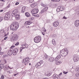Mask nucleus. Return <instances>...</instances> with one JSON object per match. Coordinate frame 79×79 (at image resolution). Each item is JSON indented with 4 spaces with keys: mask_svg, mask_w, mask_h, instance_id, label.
<instances>
[{
    "mask_svg": "<svg viewBox=\"0 0 79 79\" xmlns=\"http://www.w3.org/2000/svg\"><path fill=\"white\" fill-rule=\"evenodd\" d=\"M13 48L9 50L7 52L8 55L9 56H11L13 53Z\"/></svg>",
    "mask_w": 79,
    "mask_h": 79,
    "instance_id": "nucleus-8",
    "label": "nucleus"
},
{
    "mask_svg": "<svg viewBox=\"0 0 79 79\" xmlns=\"http://www.w3.org/2000/svg\"><path fill=\"white\" fill-rule=\"evenodd\" d=\"M60 54L62 56H66L68 54V51L66 48L63 49L60 51Z\"/></svg>",
    "mask_w": 79,
    "mask_h": 79,
    "instance_id": "nucleus-2",
    "label": "nucleus"
},
{
    "mask_svg": "<svg viewBox=\"0 0 79 79\" xmlns=\"http://www.w3.org/2000/svg\"><path fill=\"white\" fill-rule=\"evenodd\" d=\"M52 43L53 45H56L55 41L52 42Z\"/></svg>",
    "mask_w": 79,
    "mask_h": 79,
    "instance_id": "nucleus-46",
    "label": "nucleus"
},
{
    "mask_svg": "<svg viewBox=\"0 0 79 79\" xmlns=\"http://www.w3.org/2000/svg\"><path fill=\"white\" fill-rule=\"evenodd\" d=\"M63 73H64V74H66L68 73V72H65V71H63Z\"/></svg>",
    "mask_w": 79,
    "mask_h": 79,
    "instance_id": "nucleus-40",
    "label": "nucleus"
},
{
    "mask_svg": "<svg viewBox=\"0 0 79 79\" xmlns=\"http://www.w3.org/2000/svg\"><path fill=\"white\" fill-rule=\"evenodd\" d=\"M48 7H45L43 9L41 10L40 13L41 14H42V13H45V11L47 10H48Z\"/></svg>",
    "mask_w": 79,
    "mask_h": 79,
    "instance_id": "nucleus-9",
    "label": "nucleus"
},
{
    "mask_svg": "<svg viewBox=\"0 0 79 79\" xmlns=\"http://www.w3.org/2000/svg\"><path fill=\"white\" fill-rule=\"evenodd\" d=\"M48 60L49 61H50V62H53L54 61L55 59H54V58L53 57H49V59H48Z\"/></svg>",
    "mask_w": 79,
    "mask_h": 79,
    "instance_id": "nucleus-15",
    "label": "nucleus"
},
{
    "mask_svg": "<svg viewBox=\"0 0 79 79\" xmlns=\"http://www.w3.org/2000/svg\"><path fill=\"white\" fill-rule=\"evenodd\" d=\"M8 67L10 68V67H9V66H8L7 65H6L5 66V68H6V69H7V68H8Z\"/></svg>",
    "mask_w": 79,
    "mask_h": 79,
    "instance_id": "nucleus-34",
    "label": "nucleus"
},
{
    "mask_svg": "<svg viewBox=\"0 0 79 79\" xmlns=\"http://www.w3.org/2000/svg\"><path fill=\"white\" fill-rule=\"evenodd\" d=\"M59 10L60 11H63V10H64V8H63V7L61 6L60 7V8H59Z\"/></svg>",
    "mask_w": 79,
    "mask_h": 79,
    "instance_id": "nucleus-22",
    "label": "nucleus"
},
{
    "mask_svg": "<svg viewBox=\"0 0 79 79\" xmlns=\"http://www.w3.org/2000/svg\"><path fill=\"white\" fill-rule=\"evenodd\" d=\"M76 71L77 73H79V68H77L76 69Z\"/></svg>",
    "mask_w": 79,
    "mask_h": 79,
    "instance_id": "nucleus-26",
    "label": "nucleus"
},
{
    "mask_svg": "<svg viewBox=\"0 0 79 79\" xmlns=\"http://www.w3.org/2000/svg\"><path fill=\"white\" fill-rule=\"evenodd\" d=\"M32 23V22H31L30 21H28V23L27 25H30Z\"/></svg>",
    "mask_w": 79,
    "mask_h": 79,
    "instance_id": "nucleus-27",
    "label": "nucleus"
},
{
    "mask_svg": "<svg viewBox=\"0 0 79 79\" xmlns=\"http://www.w3.org/2000/svg\"><path fill=\"white\" fill-rule=\"evenodd\" d=\"M42 79H48V78H43Z\"/></svg>",
    "mask_w": 79,
    "mask_h": 79,
    "instance_id": "nucleus-57",
    "label": "nucleus"
},
{
    "mask_svg": "<svg viewBox=\"0 0 79 79\" xmlns=\"http://www.w3.org/2000/svg\"><path fill=\"white\" fill-rule=\"evenodd\" d=\"M60 58H61V56H60V55H58L55 58V61L56 62V61H58V60Z\"/></svg>",
    "mask_w": 79,
    "mask_h": 79,
    "instance_id": "nucleus-16",
    "label": "nucleus"
},
{
    "mask_svg": "<svg viewBox=\"0 0 79 79\" xmlns=\"http://www.w3.org/2000/svg\"><path fill=\"white\" fill-rule=\"evenodd\" d=\"M1 50H2V48H1V47H0V52H1Z\"/></svg>",
    "mask_w": 79,
    "mask_h": 79,
    "instance_id": "nucleus-64",
    "label": "nucleus"
},
{
    "mask_svg": "<svg viewBox=\"0 0 79 79\" xmlns=\"http://www.w3.org/2000/svg\"><path fill=\"white\" fill-rule=\"evenodd\" d=\"M24 48H26V47H23L22 48V49L23 50V49H24Z\"/></svg>",
    "mask_w": 79,
    "mask_h": 79,
    "instance_id": "nucleus-60",
    "label": "nucleus"
},
{
    "mask_svg": "<svg viewBox=\"0 0 79 79\" xmlns=\"http://www.w3.org/2000/svg\"><path fill=\"white\" fill-rule=\"evenodd\" d=\"M19 45V42H17L15 44V46H18Z\"/></svg>",
    "mask_w": 79,
    "mask_h": 79,
    "instance_id": "nucleus-36",
    "label": "nucleus"
},
{
    "mask_svg": "<svg viewBox=\"0 0 79 79\" xmlns=\"http://www.w3.org/2000/svg\"><path fill=\"white\" fill-rule=\"evenodd\" d=\"M7 69L5 68L4 69V71H6V70Z\"/></svg>",
    "mask_w": 79,
    "mask_h": 79,
    "instance_id": "nucleus-59",
    "label": "nucleus"
},
{
    "mask_svg": "<svg viewBox=\"0 0 79 79\" xmlns=\"http://www.w3.org/2000/svg\"><path fill=\"white\" fill-rule=\"evenodd\" d=\"M40 37V36H38L34 38V40L35 42V43H39V42H40L41 40Z\"/></svg>",
    "mask_w": 79,
    "mask_h": 79,
    "instance_id": "nucleus-4",
    "label": "nucleus"
},
{
    "mask_svg": "<svg viewBox=\"0 0 79 79\" xmlns=\"http://www.w3.org/2000/svg\"><path fill=\"white\" fill-rule=\"evenodd\" d=\"M24 46H25V47H26V48H27L28 47V45H27V44H25L24 45Z\"/></svg>",
    "mask_w": 79,
    "mask_h": 79,
    "instance_id": "nucleus-38",
    "label": "nucleus"
},
{
    "mask_svg": "<svg viewBox=\"0 0 79 79\" xmlns=\"http://www.w3.org/2000/svg\"><path fill=\"white\" fill-rule=\"evenodd\" d=\"M18 49L17 48H15L14 49H13V55H16L17 54V53H18Z\"/></svg>",
    "mask_w": 79,
    "mask_h": 79,
    "instance_id": "nucleus-10",
    "label": "nucleus"
},
{
    "mask_svg": "<svg viewBox=\"0 0 79 79\" xmlns=\"http://www.w3.org/2000/svg\"><path fill=\"white\" fill-rule=\"evenodd\" d=\"M61 61H57V62H56V64H57V65L61 64Z\"/></svg>",
    "mask_w": 79,
    "mask_h": 79,
    "instance_id": "nucleus-21",
    "label": "nucleus"
},
{
    "mask_svg": "<svg viewBox=\"0 0 79 79\" xmlns=\"http://www.w3.org/2000/svg\"><path fill=\"white\" fill-rule=\"evenodd\" d=\"M59 24V23L57 22H55L53 23V26L54 27H57Z\"/></svg>",
    "mask_w": 79,
    "mask_h": 79,
    "instance_id": "nucleus-14",
    "label": "nucleus"
},
{
    "mask_svg": "<svg viewBox=\"0 0 79 79\" xmlns=\"http://www.w3.org/2000/svg\"><path fill=\"white\" fill-rule=\"evenodd\" d=\"M2 55V52H0V55Z\"/></svg>",
    "mask_w": 79,
    "mask_h": 79,
    "instance_id": "nucleus-62",
    "label": "nucleus"
},
{
    "mask_svg": "<svg viewBox=\"0 0 79 79\" xmlns=\"http://www.w3.org/2000/svg\"><path fill=\"white\" fill-rule=\"evenodd\" d=\"M25 15L27 17H31V14L29 13V12H27L25 13Z\"/></svg>",
    "mask_w": 79,
    "mask_h": 79,
    "instance_id": "nucleus-18",
    "label": "nucleus"
},
{
    "mask_svg": "<svg viewBox=\"0 0 79 79\" xmlns=\"http://www.w3.org/2000/svg\"><path fill=\"white\" fill-rule=\"evenodd\" d=\"M19 2H17L15 3V5H19Z\"/></svg>",
    "mask_w": 79,
    "mask_h": 79,
    "instance_id": "nucleus-47",
    "label": "nucleus"
},
{
    "mask_svg": "<svg viewBox=\"0 0 79 79\" xmlns=\"http://www.w3.org/2000/svg\"><path fill=\"white\" fill-rule=\"evenodd\" d=\"M34 18L33 17H31L29 18V20L30 21H32V20H34Z\"/></svg>",
    "mask_w": 79,
    "mask_h": 79,
    "instance_id": "nucleus-28",
    "label": "nucleus"
},
{
    "mask_svg": "<svg viewBox=\"0 0 79 79\" xmlns=\"http://www.w3.org/2000/svg\"><path fill=\"white\" fill-rule=\"evenodd\" d=\"M28 23V21H26L25 23H24V25H27V23Z\"/></svg>",
    "mask_w": 79,
    "mask_h": 79,
    "instance_id": "nucleus-43",
    "label": "nucleus"
},
{
    "mask_svg": "<svg viewBox=\"0 0 79 79\" xmlns=\"http://www.w3.org/2000/svg\"><path fill=\"white\" fill-rule=\"evenodd\" d=\"M10 4H9V5L7 6V8H10Z\"/></svg>",
    "mask_w": 79,
    "mask_h": 79,
    "instance_id": "nucleus-53",
    "label": "nucleus"
},
{
    "mask_svg": "<svg viewBox=\"0 0 79 79\" xmlns=\"http://www.w3.org/2000/svg\"><path fill=\"white\" fill-rule=\"evenodd\" d=\"M51 74H52L51 73H48L47 74V76H51Z\"/></svg>",
    "mask_w": 79,
    "mask_h": 79,
    "instance_id": "nucleus-30",
    "label": "nucleus"
},
{
    "mask_svg": "<svg viewBox=\"0 0 79 79\" xmlns=\"http://www.w3.org/2000/svg\"><path fill=\"white\" fill-rule=\"evenodd\" d=\"M30 3H32L34 2V0H29Z\"/></svg>",
    "mask_w": 79,
    "mask_h": 79,
    "instance_id": "nucleus-37",
    "label": "nucleus"
},
{
    "mask_svg": "<svg viewBox=\"0 0 79 79\" xmlns=\"http://www.w3.org/2000/svg\"><path fill=\"white\" fill-rule=\"evenodd\" d=\"M0 68L1 69H3L4 68V65L3 64H0Z\"/></svg>",
    "mask_w": 79,
    "mask_h": 79,
    "instance_id": "nucleus-23",
    "label": "nucleus"
},
{
    "mask_svg": "<svg viewBox=\"0 0 79 79\" xmlns=\"http://www.w3.org/2000/svg\"><path fill=\"white\" fill-rule=\"evenodd\" d=\"M18 10L17 9H15V10H14L13 11V12H14V13H16V14H17V13H18Z\"/></svg>",
    "mask_w": 79,
    "mask_h": 79,
    "instance_id": "nucleus-24",
    "label": "nucleus"
},
{
    "mask_svg": "<svg viewBox=\"0 0 79 79\" xmlns=\"http://www.w3.org/2000/svg\"><path fill=\"white\" fill-rule=\"evenodd\" d=\"M0 1H1V2H5V1H4L3 0H0Z\"/></svg>",
    "mask_w": 79,
    "mask_h": 79,
    "instance_id": "nucleus-55",
    "label": "nucleus"
},
{
    "mask_svg": "<svg viewBox=\"0 0 79 79\" xmlns=\"http://www.w3.org/2000/svg\"><path fill=\"white\" fill-rule=\"evenodd\" d=\"M32 16H34L35 17H39V15H35V14H32Z\"/></svg>",
    "mask_w": 79,
    "mask_h": 79,
    "instance_id": "nucleus-25",
    "label": "nucleus"
},
{
    "mask_svg": "<svg viewBox=\"0 0 79 79\" xmlns=\"http://www.w3.org/2000/svg\"><path fill=\"white\" fill-rule=\"evenodd\" d=\"M73 60L74 62H77L79 61V58L77 57V56H75L73 57Z\"/></svg>",
    "mask_w": 79,
    "mask_h": 79,
    "instance_id": "nucleus-12",
    "label": "nucleus"
},
{
    "mask_svg": "<svg viewBox=\"0 0 79 79\" xmlns=\"http://www.w3.org/2000/svg\"><path fill=\"white\" fill-rule=\"evenodd\" d=\"M26 7L23 6L22 7V13H24L25 11H26Z\"/></svg>",
    "mask_w": 79,
    "mask_h": 79,
    "instance_id": "nucleus-19",
    "label": "nucleus"
},
{
    "mask_svg": "<svg viewBox=\"0 0 79 79\" xmlns=\"http://www.w3.org/2000/svg\"><path fill=\"white\" fill-rule=\"evenodd\" d=\"M25 60H26V61H28L29 60V58L28 57L27 58L25 59Z\"/></svg>",
    "mask_w": 79,
    "mask_h": 79,
    "instance_id": "nucleus-31",
    "label": "nucleus"
},
{
    "mask_svg": "<svg viewBox=\"0 0 79 79\" xmlns=\"http://www.w3.org/2000/svg\"><path fill=\"white\" fill-rule=\"evenodd\" d=\"M43 63L44 62L43 60L38 62L35 65V68H39V66H40L43 64Z\"/></svg>",
    "mask_w": 79,
    "mask_h": 79,
    "instance_id": "nucleus-5",
    "label": "nucleus"
},
{
    "mask_svg": "<svg viewBox=\"0 0 79 79\" xmlns=\"http://www.w3.org/2000/svg\"><path fill=\"white\" fill-rule=\"evenodd\" d=\"M1 78L2 79H4V76L3 75H2V76L1 77Z\"/></svg>",
    "mask_w": 79,
    "mask_h": 79,
    "instance_id": "nucleus-42",
    "label": "nucleus"
},
{
    "mask_svg": "<svg viewBox=\"0 0 79 79\" xmlns=\"http://www.w3.org/2000/svg\"><path fill=\"white\" fill-rule=\"evenodd\" d=\"M11 15L12 16H13V15H16V14L15 12L13 13V12H12Z\"/></svg>",
    "mask_w": 79,
    "mask_h": 79,
    "instance_id": "nucleus-45",
    "label": "nucleus"
},
{
    "mask_svg": "<svg viewBox=\"0 0 79 79\" xmlns=\"http://www.w3.org/2000/svg\"><path fill=\"white\" fill-rule=\"evenodd\" d=\"M2 21H3V17H0V22H2Z\"/></svg>",
    "mask_w": 79,
    "mask_h": 79,
    "instance_id": "nucleus-32",
    "label": "nucleus"
},
{
    "mask_svg": "<svg viewBox=\"0 0 79 79\" xmlns=\"http://www.w3.org/2000/svg\"><path fill=\"white\" fill-rule=\"evenodd\" d=\"M38 12H39V9L36 8L33 9V10L31 11L32 14H37Z\"/></svg>",
    "mask_w": 79,
    "mask_h": 79,
    "instance_id": "nucleus-6",
    "label": "nucleus"
},
{
    "mask_svg": "<svg viewBox=\"0 0 79 79\" xmlns=\"http://www.w3.org/2000/svg\"><path fill=\"white\" fill-rule=\"evenodd\" d=\"M15 47V46H14V45H12L10 48L11 49H12L13 48H14V47Z\"/></svg>",
    "mask_w": 79,
    "mask_h": 79,
    "instance_id": "nucleus-39",
    "label": "nucleus"
},
{
    "mask_svg": "<svg viewBox=\"0 0 79 79\" xmlns=\"http://www.w3.org/2000/svg\"><path fill=\"white\" fill-rule=\"evenodd\" d=\"M3 11V10H0V12H2Z\"/></svg>",
    "mask_w": 79,
    "mask_h": 79,
    "instance_id": "nucleus-58",
    "label": "nucleus"
},
{
    "mask_svg": "<svg viewBox=\"0 0 79 79\" xmlns=\"http://www.w3.org/2000/svg\"><path fill=\"white\" fill-rule=\"evenodd\" d=\"M7 38H8V37H7V36L5 37L4 39V40H6V39H7Z\"/></svg>",
    "mask_w": 79,
    "mask_h": 79,
    "instance_id": "nucleus-49",
    "label": "nucleus"
},
{
    "mask_svg": "<svg viewBox=\"0 0 79 79\" xmlns=\"http://www.w3.org/2000/svg\"><path fill=\"white\" fill-rule=\"evenodd\" d=\"M41 6H43V7H45V5L43 3L41 4Z\"/></svg>",
    "mask_w": 79,
    "mask_h": 79,
    "instance_id": "nucleus-44",
    "label": "nucleus"
},
{
    "mask_svg": "<svg viewBox=\"0 0 79 79\" xmlns=\"http://www.w3.org/2000/svg\"><path fill=\"white\" fill-rule=\"evenodd\" d=\"M10 16H11V15L10 14H6L5 16L4 19L6 20H7L9 19L10 18Z\"/></svg>",
    "mask_w": 79,
    "mask_h": 79,
    "instance_id": "nucleus-7",
    "label": "nucleus"
},
{
    "mask_svg": "<svg viewBox=\"0 0 79 79\" xmlns=\"http://www.w3.org/2000/svg\"><path fill=\"white\" fill-rule=\"evenodd\" d=\"M19 37L18 35L16 34H14L11 35V39L13 40V41H16L18 39Z\"/></svg>",
    "mask_w": 79,
    "mask_h": 79,
    "instance_id": "nucleus-3",
    "label": "nucleus"
},
{
    "mask_svg": "<svg viewBox=\"0 0 79 79\" xmlns=\"http://www.w3.org/2000/svg\"><path fill=\"white\" fill-rule=\"evenodd\" d=\"M37 5V3L35 2L34 3H33L31 5V6L32 8H34V7H35V6H36Z\"/></svg>",
    "mask_w": 79,
    "mask_h": 79,
    "instance_id": "nucleus-17",
    "label": "nucleus"
},
{
    "mask_svg": "<svg viewBox=\"0 0 79 79\" xmlns=\"http://www.w3.org/2000/svg\"><path fill=\"white\" fill-rule=\"evenodd\" d=\"M52 77L53 79H58V76L56 74H54L52 76Z\"/></svg>",
    "mask_w": 79,
    "mask_h": 79,
    "instance_id": "nucleus-13",
    "label": "nucleus"
},
{
    "mask_svg": "<svg viewBox=\"0 0 79 79\" xmlns=\"http://www.w3.org/2000/svg\"><path fill=\"white\" fill-rule=\"evenodd\" d=\"M42 34H43V35H45V32H42Z\"/></svg>",
    "mask_w": 79,
    "mask_h": 79,
    "instance_id": "nucleus-52",
    "label": "nucleus"
},
{
    "mask_svg": "<svg viewBox=\"0 0 79 79\" xmlns=\"http://www.w3.org/2000/svg\"><path fill=\"white\" fill-rule=\"evenodd\" d=\"M60 8L58 7L57 8L56 11L57 12H60Z\"/></svg>",
    "mask_w": 79,
    "mask_h": 79,
    "instance_id": "nucleus-29",
    "label": "nucleus"
},
{
    "mask_svg": "<svg viewBox=\"0 0 79 79\" xmlns=\"http://www.w3.org/2000/svg\"><path fill=\"white\" fill-rule=\"evenodd\" d=\"M52 42H55V40L54 39H53L52 40Z\"/></svg>",
    "mask_w": 79,
    "mask_h": 79,
    "instance_id": "nucleus-54",
    "label": "nucleus"
},
{
    "mask_svg": "<svg viewBox=\"0 0 79 79\" xmlns=\"http://www.w3.org/2000/svg\"><path fill=\"white\" fill-rule=\"evenodd\" d=\"M22 50H23V49H20V53H21V52L22 51Z\"/></svg>",
    "mask_w": 79,
    "mask_h": 79,
    "instance_id": "nucleus-63",
    "label": "nucleus"
},
{
    "mask_svg": "<svg viewBox=\"0 0 79 79\" xmlns=\"http://www.w3.org/2000/svg\"><path fill=\"white\" fill-rule=\"evenodd\" d=\"M63 19H67V18L64 16L63 17Z\"/></svg>",
    "mask_w": 79,
    "mask_h": 79,
    "instance_id": "nucleus-48",
    "label": "nucleus"
},
{
    "mask_svg": "<svg viewBox=\"0 0 79 79\" xmlns=\"http://www.w3.org/2000/svg\"><path fill=\"white\" fill-rule=\"evenodd\" d=\"M44 55V57L46 60L48 59H48H49V57H48V56L47 55V54H45Z\"/></svg>",
    "mask_w": 79,
    "mask_h": 79,
    "instance_id": "nucleus-20",
    "label": "nucleus"
},
{
    "mask_svg": "<svg viewBox=\"0 0 79 79\" xmlns=\"http://www.w3.org/2000/svg\"><path fill=\"white\" fill-rule=\"evenodd\" d=\"M52 1L53 2H54L55 1V2H60V0H52Z\"/></svg>",
    "mask_w": 79,
    "mask_h": 79,
    "instance_id": "nucleus-35",
    "label": "nucleus"
},
{
    "mask_svg": "<svg viewBox=\"0 0 79 79\" xmlns=\"http://www.w3.org/2000/svg\"><path fill=\"white\" fill-rule=\"evenodd\" d=\"M75 26L77 27L79 26V20H77L74 22Z\"/></svg>",
    "mask_w": 79,
    "mask_h": 79,
    "instance_id": "nucleus-11",
    "label": "nucleus"
},
{
    "mask_svg": "<svg viewBox=\"0 0 79 79\" xmlns=\"http://www.w3.org/2000/svg\"><path fill=\"white\" fill-rule=\"evenodd\" d=\"M26 60L25 59H23V60L22 63H26Z\"/></svg>",
    "mask_w": 79,
    "mask_h": 79,
    "instance_id": "nucleus-33",
    "label": "nucleus"
},
{
    "mask_svg": "<svg viewBox=\"0 0 79 79\" xmlns=\"http://www.w3.org/2000/svg\"><path fill=\"white\" fill-rule=\"evenodd\" d=\"M62 74V73H60L59 74V77H60V76H61Z\"/></svg>",
    "mask_w": 79,
    "mask_h": 79,
    "instance_id": "nucleus-50",
    "label": "nucleus"
},
{
    "mask_svg": "<svg viewBox=\"0 0 79 79\" xmlns=\"http://www.w3.org/2000/svg\"><path fill=\"white\" fill-rule=\"evenodd\" d=\"M75 76L77 77H79V73H76L75 74Z\"/></svg>",
    "mask_w": 79,
    "mask_h": 79,
    "instance_id": "nucleus-41",
    "label": "nucleus"
},
{
    "mask_svg": "<svg viewBox=\"0 0 79 79\" xmlns=\"http://www.w3.org/2000/svg\"><path fill=\"white\" fill-rule=\"evenodd\" d=\"M19 27V23L17 22L12 23L10 26V29L11 31H16Z\"/></svg>",
    "mask_w": 79,
    "mask_h": 79,
    "instance_id": "nucleus-1",
    "label": "nucleus"
},
{
    "mask_svg": "<svg viewBox=\"0 0 79 79\" xmlns=\"http://www.w3.org/2000/svg\"><path fill=\"white\" fill-rule=\"evenodd\" d=\"M4 60L5 62V63H7L6 60L5 59Z\"/></svg>",
    "mask_w": 79,
    "mask_h": 79,
    "instance_id": "nucleus-56",
    "label": "nucleus"
},
{
    "mask_svg": "<svg viewBox=\"0 0 79 79\" xmlns=\"http://www.w3.org/2000/svg\"><path fill=\"white\" fill-rule=\"evenodd\" d=\"M17 74H18V73H15V74H14V76H16L17 75Z\"/></svg>",
    "mask_w": 79,
    "mask_h": 79,
    "instance_id": "nucleus-51",
    "label": "nucleus"
},
{
    "mask_svg": "<svg viewBox=\"0 0 79 79\" xmlns=\"http://www.w3.org/2000/svg\"><path fill=\"white\" fill-rule=\"evenodd\" d=\"M6 36H7V34H6L4 35V37H6Z\"/></svg>",
    "mask_w": 79,
    "mask_h": 79,
    "instance_id": "nucleus-61",
    "label": "nucleus"
}]
</instances>
